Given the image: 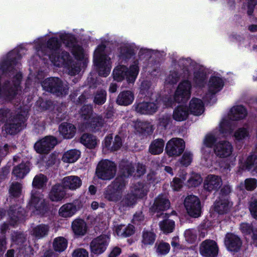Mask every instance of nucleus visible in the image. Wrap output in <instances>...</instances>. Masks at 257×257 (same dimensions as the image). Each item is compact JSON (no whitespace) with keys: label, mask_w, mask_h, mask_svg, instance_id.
<instances>
[{"label":"nucleus","mask_w":257,"mask_h":257,"mask_svg":"<svg viewBox=\"0 0 257 257\" xmlns=\"http://www.w3.org/2000/svg\"><path fill=\"white\" fill-rule=\"evenodd\" d=\"M60 38L51 37L41 46L42 51H46L51 61L57 67L64 65V51L60 53L62 43H64V34H62Z\"/></svg>","instance_id":"nucleus-1"},{"label":"nucleus","mask_w":257,"mask_h":257,"mask_svg":"<svg viewBox=\"0 0 257 257\" xmlns=\"http://www.w3.org/2000/svg\"><path fill=\"white\" fill-rule=\"evenodd\" d=\"M105 46H98L94 54V63L99 75L106 77L110 71V58L104 53Z\"/></svg>","instance_id":"nucleus-2"},{"label":"nucleus","mask_w":257,"mask_h":257,"mask_svg":"<svg viewBox=\"0 0 257 257\" xmlns=\"http://www.w3.org/2000/svg\"><path fill=\"white\" fill-rule=\"evenodd\" d=\"M126 181L118 177L107 186L104 192V197L109 201L117 202L120 201L125 189Z\"/></svg>","instance_id":"nucleus-3"},{"label":"nucleus","mask_w":257,"mask_h":257,"mask_svg":"<svg viewBox=\"0 0 257 257\" xmlns=\"http://www.w3.org/2000/svg\"><path fill=\"white\" fill-rule=\"evenodd\" d=\"M138 64V62H134L129 69L124 65L117 66L113 71V78L120 81L125 77L128 83H134L139 72Z\"/></svg>","instance_id":"nucleus-4"},{"label":"nucleus","mask_w":257,"mask_h":257,"mask_svg":"<svg viewBox=\"0 0 257 257\" xmlns=\"http://www.w3.org/2000/svg\"><path fill=\"white\" fill-rule=\"evenodd\" d=\"M116 167L115 164L107 160H102L97 165L96 174L97 177L103 180H109L115 175Z\"/></svg>","instance_id":"nucleus-5"},{"label":"nucleus","mask_w":257,"mask_h":257,"mask_svg":"<svg viewBox=\"0 0 257 257\" xmlns=\"http://www.w3.org/2000/svg\"><path fill=\"white\" fill-rule=\"evenodd\" d=\"M26 120L25 115L21 113L12 116L10 122L5 124L7 133L11 135L17 134L26 126Z\"/></svg>","instance_id":"nucleus-6"},{"label":"nucleus","mask_w":257,"mask_h":257,"mask_svg":"<svg viewBox=\"0 0 257 257\" xmlns=\"http://www.w3.org/2000/svg\"><path fill=\"white\" fill-rule=\"evenodd\" d=\"M58 144L57 138L53 136H46L37 141L34 145V150L39 154H48Z\"/></svg>","instance_id":"nucleus-7"},{"label":"nucleus","mask_w":257,"mask_h":257,"mask_svg":"<svg viewBox=\"0 0 257 257\" xmlns=\"http://www.w3.org/2000/svg\"><path fill=\"white\" fill-rule=\"evenodd\" d=\"M43 89L57 96L63 94L64 88L63 87L62 81L58 77H50L46 78L42 82Z\"/></svg>","instance_id":"nucleus-8"},{"label":"nucleus","mask_w":257,"mask_h":257,"mask_svg":"<svg viewBox=\"0 0 257 257\" xmlns=\"http://www.w3.org/2000/svg\"><path fill=\"white\" fill-rule=\"evenodd\" d=\"M22 55L18 50H13L7 55V58L3 60L0 68L4 74L13 72L18 61L22 58Z\"/></svg>","instance_id":"nucleus-9"},{"label":"nucleus","mask_w":257,"mask_h":257,"mask_svg":"<svg viewBox=\"0 0 257 257\" xmlns=\"http://www.w3.org/2000/svg\"><path fill=\"white\" fill-rule=\"evenodd\" d=\"M184 204L190 216L197 217L200 215L201 203L197 196L193 195H188L184 200Z\"/></svg>","instance_id":"nucleus-10"},{"label":"nucleus","mask_w":257,"mask_h":257,"mask_svg":"<svg viewBox=\"0 0 257 257\" xmlns=\"http://www.w3.org/2000/svg\"><path fill=\"white\" fill-rule=\"evenodd\" d=\"M185 142L180 138H173L166 144L165 150L169 157H178L184 152Z\"/></svg>","instance_id":"nucleus-11"},{"label":"nucleus","mask_w":257,"mask_h":257,"mask_svg":"<svg viewBox=\"0 0 257 257\" xmlns=\"http://www.w3.org/2000/svg\"><path fill=\"white\" fill-rule=\"evenodd\" d=\"M110 238L107 234H101L93 238L90 243L91 253L100 254L104 252L108 245Z\"/></svg>","instance_id":"nucleus-12"},{"label":"nucleus","mask_w":257,"mask_h":257,"mask_svg":"<svg viewBox=\"0 0 257 257\" xmlns=\"http://www.w3.org/2000/svg\"><path fill=\"white\" fill-rule=\"evenodd\" d=\"M28 206L29 209H35L38 211V213L41 215H45L50 210L48 202L45 199L41 201L40 197L38 196L36 193L33 192L31 193V199Z\"/></svg>","instance_id":"nucleus-13"},{"label":"nucleus","mask_w":257,"mask_h":257,"mask_svg":"<svg viewBox=\"0 0 257 257\" xmlns=\"http://www.w3.org/2000/svg\"><path fill=\"white\" fill-rule=\"evenodd\" d=\"M191 85L188 81L180 83L174 94V100L178 103L187 101L190 97Z\"/></svg>","instance_id":"nucleus-14"},{"label":"nucleus","mask_w":257,"mask_h":257,"mask_svg":"<svg viewBox=\"0 0 257 257\" xmlns=\"http://www.w3.org/2000/svg\"><path fill=\"white\" fill-rule=\"evenodd\" d=\"M200 253L205 257H215L218 253L217 243L211 239L203 241L200 246Z\"/></svg>","instance_id":"nucleus-15"},{"label":"nucleus","mask_w":257,"mask_h":257,"mask_svg":"<svg viewBox=\"0 0 257 257\" xmlns=\"http://www.w3.org/2000/svg\"><path fill=\"white\" fill-rule=\"evenodd\" d=\"M214 154L219 158H225L229 157L233 151V147L228 141H222L214 146Z\"/></svg>","instance_id":"nucleus-16"},{"label":"nucleus","mask_w":257,"mask_h":257,"mask_svg":"<svg viewBox=\"0 0 257 257\" xmlns=\"http://www.w3.org/2000/svg\"><path fill=\"white\" fill-rule=\"evenodd\" d=\"M65 44L67 47L71 48V52L76 59L82 60L85 56L81 47L77 44L75 38L71 35H65Z\"/></svg>","instance_id":"nucleus-17"},{"label":"nucleus","mask_w":257,"mask_h":257,"mask_svg":"<svg viewBox=\"0 0 257 257\" xmlns=\"http://www.w3.org/2000/svg\"><path fill=\"white\" fill-rule=\"evenodd\" d=\"M224 243L228 250L237 252L241 247L242 241L237 235L233 233H228L225 235Z\"/></svg>","instance_id":"nucleus-18"},{"label":"nucleus","mask_w":257,"mask_h":257,"mask_svg":"<svg viewBox=\"0 0 257 257\" xmlns=\"http://www.w3.org/2000/svg\"><path fill=\"white\" fill-rule=\"evenodd\" d=\"M19 87L12 86L10 82L7 80L4 83L2 88L0 89V93L6 101L10 102L13 100L18 94Z\"/></svg>","instance_id":"nucleus-19"},{"label":"nucleus","mask_w":257,"mask_h":257,"mask_svg":"<svg viewBox=\"0 0 257 257\" xmlns=\"http://www.w3.org/2000/svg\"><path fill=\"white\" fill-rule=\"evenodd\" d=\"M222 184L221 177L215 175H209L204 182V188L208 192L217 191Z\"/></svg>","instance_id":"nucleus-20"},{"label":"nucleus","mask_w":257,"mask_h":257,"mask_svg":"<svg viewBox=\"0 0 257 257\" xmlns=\"http://www.w3.org/2000/svg\"><path fill=\"white\" fill-rule=\"evenodd\" d=\"M48 197L53 202H58L64 198V178L61 180V183L53 185L50 191Z\"/></svg>","instance_id":"nucleus-21"},{"label":"nucleus","mask_w":257,"mask_h":257,"mask_svg":"<svg viewBox=\"0 0 257 257\" xmlns=\"http://www.w3.org/2000/svg\"><path fill=\"white\" fill-rule=\"evenodd\" d=\"M26 212L22 207L11 206L8 211L11 224L14 226L20 221L24 219Z\"/></svg>","instance_id":"nucleus-22"},{"label":"nucleus","mask_w":257,"mask_h":257,"mask_svg":"<svg viewBox=\"0 0 257 257\" xmlns=\"http://www.w3.org/2000/svg\"><path fill=\"white\" fill-rule=\"evenodd\" d=\"M157 105L152 102L142 101L135 105L136 111L142 114H152L158 109Z\"/></svg>","instance_id":"nucleus-23"},{"label":"nucleus","mask_w":257,"mask_h":257,"mask_svg":"<svg viewBox=\"0 0 257 257\" xmlns=\"http://www.w3.org/2000/svg\"><path fill=\"white\" fill-rule=\"evenodd\" d=\"M30 171V162L23 161L14 167L12 174L17 179H23Z\"/></svg>","instance_id":"nucleus-24"},{"label":"nucleus","mask_w":257,"mask_h":257,"mask_svg":"<svg viewBox=\"0 0 257 257\" xmlns=\"http://www.w3.org/2000/svg\"><path fill=\"white\" fill-rule=\"evenodd\" d=\"M170 206V202L167 197L164 195H160L155 199L151 210L154 212L164 211L168 209Z\"/></svg>","instance_id":"nucleus-25"},{"label":"nucleus","mask_w":257,"mask_h":257,"mask_svg":"<svg viewBox=\"0 0 257 257\" xmlns=\"http://www.w3.org/2000/svg\"><path fill=\"white\" fill-rule=\"evenodd\" d=\"M71 228L73 232L77 236H83L87 231V226L85 221L82 219H76L72 222Z\"/></svg>","instance_id":"nucleus-26"},{"label":"nucleus","mask_w":257,"mask_h":257,"mask_svg":"<svg viewBox=\"0 0 257 257\" xmlns=\"http://www.w3.org/2000/svg\"><path fill=\"white\" fill-rule=\"evenodd\" d=\"M188 110L194 115L202 114L204 111L203 102L199 98H193L189 102Z\"/></svg>","instance_id":"nucleus-27"},{"label":"nucleus","mask_w":257,"mask_h":257,"mask_svg":"<svg viewBox=\"0 0 257 257\" xmlns=\"http://www.w3.org/2000/svg\"><path fill=\"white\" fill-rule=\"evenodd\" d=\"M119 172L121 177L128 178L135 173V165L127 160H122L119 164Z\"/></svg>","instance_id":"nucleus-28"},{"label":"nucleus","mask_w":257,"mask_h":257,"mask_svg":"<svg viewBox=\"0 0 257 257\" xmlns=\"http://www.w3.org/2000/svg\"><path fill=\"white\" fill-rule=\"evenodd\" d=\"M134 100V94L130 90H124L119 93L116 99V103L121 105H128Z\"/></svg>","instance_id":"nucleus-29"},{"label":"nucleus","mask_w":257,"mask_h":257,"mask_svg":"<svg viewBox=\"0 0 257 257\" xmlns=\"http://www.w3.org/2000/svg\"><path fill=\"white\" fill-rule=\"evenodd\" d=\"M188 115V108L186 106L179 105L174 109L172 116L176 121H181L186 120Z\"/></svg>","instance_id":"nucleus-30"},{"label":"nucleus","mask_w":257,"mask_h":257,"mask_svg":"<svg viewBox=\"0 0 257 257\" xmlns=\"http://www.w3.org/2000/svg\"><path fill=\"white\" fill-rule=\"evenodd\" d=\"M246 115L247 111L245 108L241 105H238L231 108L229 117L233 120H237L245 118Z\"/></svg>","instance_id":"nucleus-31"},{"label":"nucleus","mask_w":257,"mask_h":257,"mask_svg":"<svg viewBox=\"0 0 257 257\" xmlns=\"http://www.w3.org/2000/svg\"><path fill=\"white\" fill-rule=\"evenodd\" d=\"M80 142L87 148L92 149L97 146V140L93 135L86 133L81 137Z\"/></svg>","instance_id":"nucleus-32"},{"label":"nucleus","mask_w":257,"mask_h":257,"mask_svg":"<svg viewBox=\"0 0 257 257\" xmlns=\"http://www.w3.org/2000/svg\"><path fill=\"white\" fill-rule=\"evenodd\" d=\"M241 170H248L257 173V156L252 155L248 156L244 164L240 167Z\"/></svg>","instance_id":"nucleus-33"},{"label":"nucleus","mask_w":257,"mask_h":257,"mask_svg":"<svg viewBox=\"0 0 257 257\" xmlns=\"http://www.w3.org/2000/svg\"><path fill=\"white\" fill-rule=\"evenodd\" d=\"M164 141L162 139H158L153 141L149 147V152L153 155L161 154L164 149Z\"/></svg>","instance_id":"nucleus-34"},{"label":"nucleus","mask_w":257,"mask_h":257,"mask_svg":"<svg viewBox=\"0 0 257 257\" xmlns=\"http://www.w3.org/2000/svg\"><path fill=\"white\" fill-rule=\"evenodd\" d=\"M82 184L81 180L79 177L71 176L65 177V189L75 190L78 188Z\"/></svg>","instance_id":"nucleus-35"},{"label":"nucleus","mask_w":257,"mask_h":257,"mask_svg":"<svg viewBox=\"0 0 257 257\" xmlns=\"http://www.w3.org/2000/svg\"><path fill=\"white\" fill-rule=\"evenodd\" d=\"M229 202L227 199H219L214 204V210L219 214L226 213L230 208Z\"/></svg>","instance_id":"nucleus-36"},{"label":"nucleus","mask_w":257,"mask_h":257,"mask_svg":"<svg viewBox=\"0 0 257 257\" xmlns=\"http://www.w3.org/2000/svg\"><path fill=\"white\" fill-rule=\"evenodd\" d=\"M222 80L216 77H212L209 81V92L211 94H214L223 87Z\"/></svg>","instance_id":"nucleus-37"},{"label":"nucleus","mask_w":257,"mask_h":257,"mask_svg":"<svg viewBox=\"0 0 257 257\" xmlns=\"http://www.w3.org/2000/svg\"><path fill=\"white\" fill-rule=\"evenodd\" d=\"M49 230L48 225L41 224L37 225L32 229V235L36 238L40 239L47 235Z\"/></svg>","instance_id":"nucleus-38"},{"label":"nucleus","mask_w":257,"mask_h":257,"mask_svg":"<svg viewBox=\"0 0 257 257\" xmlns=\"http://www.w3.org/2000/svg\"><path fill=\"white\" fill-rule=\"evenodd\" d=\"M13 242L19 246V248L22 249L24 246L26 249L27 245L25 244L27 240L26 235L23 232L20 231H16L14 233L12 236Z\"/></svg>","instance_id":"nucleus-39"},{"label":"nucleus","mask_w":257,"mask_h":257,"mask_svg":"<svg viewBox=\"0 0 257 257\" xmlns=\"http://www.w3.org/2000/svg\"><path fill=\"white\" fill-rule=\"evenodd\" d=\"M115 231L118 235L127 237L135 233V227L132 224H129L127 226H125L124 225H119L116 226Z\"/></svg>","instance_id":"nucleus-40"},{"label":"nucleus","mask_w":257,"mask_h":257,"mask_svg":"<svg viewBox=\"0 0 257 257\" xmlns=\"http://www.w3.org/2000/svg\"><path fill=\"white\" fill-rule=\"evenodd\" d=\"M47 182V177L44 174H39L34 177L32 185L36 189H41L46 186Z\"/></svg>","instance_id":"nucleus-41"},{"label":"nucleus","mask_w":257,"mask_h":257,"mask_svg":"<svg viewBox=\"0 0 257 257\" xmlns=\"http://www.w3.org/2000/svg\"><path fill=\"white\" fill-rule=\"evenodd\" d=\"M131 192L138 198H142L147 193V190L144 188V184L138 182L134 185Z\"/></svg>","instance_id":"nucleus-42"},{"label":"nucleus","mask_w":257,"mask_h":257,"mask_svg":"<svg viewBox=\"0 0 257 257\" xmlns=\"http://www.w3.org/2000/svg\"><path fill=\"white\" fill-rule=\"evenodd\" d=\"M156 237L154 232L145 230L142 233V243L144 245H152L155 242Z\"/></svg>","instance_id":"nucleus-43"},{"label":"nucleus","mask_w":257,"mask_h":257,"mask_svg":"<svg viewBox=\"0 0 257 257\" xmlns=\"http://www.w3.org/2000/svg\"><path fill=\"white\" fill-rule=\"evenodd\" d=\"M22 184L18 182H13L11 185L9 190L10 197L12 198L20 197L22 193Z\"/></svg>","instance_id":"nucleus-44"},{"label":"nucleus","mask_w":257,"mask_h":257,"mask_svg":"<svg viewBox=\"0 0 257 257\" xmlns=\"http://www.w3.org/2000/svg\"><path fill=\"white\" fill-rule=\"evenodd\" d=\"M104 120L102 116L96 115L92 117L87 127L93 131L102 127L104 124ZM87 127V126H86Z\"/></svg>","instance_id":"nucleus-45"},{"label":"nucleus","mask_w":257,"mask_h":257,"mask_svg":"<svg viewBox=\"0 0 257 257\" xmlns=\"http://www.w3.org/2000/svg\"><path fill=\"white\" fill-rule=\"evenodd\" d=\"M137 199V198L132 192L127 193L121 200L120 205L122 207H130L136 203Z\"/></svg>","instance_id":"nucleus-46"},{"label":"nucleus","mask_w":257,"mask_h":257,"mask_svg":"<svg viewBox=\"0 0 257 257\" xmlns=\"http://www.w3.org/2000/svg\"><path fill=\"white\" fill-rule=\"evenodd\" d=\"M106 99V92L101 89L97 90L94 94L93 102L97 105L104 104Z\"/></svg>","instance_id":"nucleus-47"},{"label":"nucleus","mask_w":257,"mask_h":257,"mask_svg":"<svg viewBox=\"0 0 257 257\" xmlns=\"http://www.w3.org/2000/svg\"><path fill=\"white\" fill-rule=\"evenodd\" d=\"M161 229L165 233H170L173 231L175 227V223L173 221L165 219L160 222Z\"/></svg>","instance_id":"nucleus-48"},{"label":"nucleus","mask_w":257,"mask_h":257,"mask_svg":"<svg viewBox=\"0 0 257 257\" xmlns=\"http://www.w3.org/2000/svg\"><path fill=\"white\" fill-rule=\"evenodd\" d=\"M80 155V152L77 150H71L65 153V162L74 163L78 160Z\"/></svg>","instance_id":"nucleus-49"},{"label":"nucleus","mask_w":257,"mask_h":257,"mask_svg":"<svg viewBox=\"0 0 257 257\" xmlns=\"http://www.w3.org/2000/svg\"><path fill=\"white\" fill-rule=\"evenodd\" d=\"M53 247L56 252H61L64 250V237L55 238L53 242Z\"/></svg>","instance_id":"nucleus-50"},{"label":"nucleus","mask_w":257,"mask_h":257,"mask_svg":"<svg viewBox=\"0 0 257 257\" xmlns=\"http://www.w3.org/2000/svg\"><path fill=\"white\" fill-rule=\"evenodd\" d=\"M93 109L91 105H85L82 106L80 110L81 118L86 120L91 118L92 115Z\"/></svg>","instance_id":"nucleus-51"},{"label":"nucleus","mask_w":257,"mask_h":257,"mask_svg":"<svg viewBox=\"0 0 257 257\" xmlns=\"http://www.w3.org/2000/svg\"><path fill=\"white\" fill-rule=\"evenodd\" d=\"M67 64L68 65V73L69 75L73 76L78 73L80 71V68L77 66L75 63L71 60H68Z\"/></svg>","instance_id":"nucleus-52"},{"label":"nucleus","mask_w":257,"mask_h":257,"mask_svg":"<svg viewBox=\"0 0 257 257\" xmlns=\"http://www.w3.org/2000/svg\"><path fill=\"white\" fill-rule=\"evenodd\" d=\"M133 54L132 49L128 46L124 45L120 48L119 57L122 59L130 58Z\"/></svg>","instance_id":"nucleus-53"},{"label":"nucleus","mask_w":257,"mask_h":257,"mask_svg":"<svg viewBox=\"0 0 257 257\" xmlns=\"http://www.w3.org/2000/svg\"><path fill=\"white\" fill-rule=\"evenodd\" d=\"M40 110L45 111L54 108L53 102L50 100H46L45 101L42 99V97H40Z\"/></svg>","instance_id":"nucleus-54"},{"label":"nucleus","mask_w":257,"mask_h":257,"mask_svg":"<svg viewBox=\"0 0 257 257\" xmlns=\"http://www.w3.org/2000/svg\"><path fill=\"white\" fill-rule=\"evenodd\" d=\"M201 181V176L197 174H194L188 180L187 185L189 187H196L200 184Z\"/></svg>","instance_id":"nucleus-55"},{"label":"nucleus","mask_w":257,"mask_h":257,"mask_svg":"<svg viewBox=\"0 0 257 257\" xmlns=\"http://www.w3.org/2000/svg\"><path fill=\"white\" fill-rule=\"evenodd\" d=\"M76 129L75 126L71 123L65 124V139L72 138L75 133Z\"/></svg>","instance_id":"nucleus-56"},{"label":"nucleus","mask_w":257,"mask_h":257,"mask_svg":"<svg viewBox=\"0 0 257 257\" xmlns=\"http://www.w3.org/2000/svg\"><path fill=\"white\" fill-rule=\"evenodd\" d=\"M206 78V74L203 72H197L195 73L194 81L199 87L202 86Z\"/></svg>","instance_id":"nucleus-57"},{"label":"nucleus","mask_w":257,"mask_h":257,"mask_svg":"<svg viewBox=\"0 0 257 257\" xmlns=\"http://www.w3.org/2000/svg\"><path fill=\"white\" fill-rule=\"evenodd\" d=\"M179 79L178 74L176 71H171L166 79L165 83L170 84H175Z\"/></svg>","instance_id":"nucleus-58"},{"label":"nucleus","mask_w":257,"mask_h":257,"mask_svg":"<svg viewBox=\"0 0 257 257\" xmlns=\"http://www.w3.org/2000/svg\"><path fill=\"white\" fill-rule=\"evenodd\" d=\"M55 110L53 118L57 123H59L64 120V112L61 111L62 109L59 107H56Z\"/></svg>","instance_id":"nucleus-59"},{"label":"nucleus","mask_w":257,"mask_h":257,"mask_svg":"<svg viewBox=\"0 0 257 257\" xmlns=\"http://www.w3.org/2000/svg\"><path fill=\"white\" fill-rule=\"evenodd\" d=\"M249 210L251 216L257 219V199H254L249 202Z\"/></svg>","instance_id":"nucleus-60"},{"label":"nucleus","mask_w":257,"mask_h":257,"mask_svg":"<svg viewBox=\"0 0 257 257\" xmlns=\"http://www.w3.org/2000/svg\"><path fill=\"white\" fill-rule=\"evenodd\" d=\"M169 250V244L164 242L159 243L157 247V251L161 254H165L168 253Z\"/></svg>","instance_id":"nucleus-61"},{"label":"nucleus","mask_w":257,"mask_h":257,"mask_svg":"<svg viewBox=\"0 0 257 257\" xmlns=\"http://www.w3.org/2000/svg\"><path fill=\"white\" fill-rule=\"evenodd\" d=\"M192 160V155L189 152H185L180 159V163L185 166H187L190 164Z\"/></svg>","instance_id":"nucleus-62"},{"label":"nucleus","mask_w":257,"mask_h":257,"mask_svg":"<svg viewBox=\"0 0 257 257\" xmlns=\"http://www.w3.org/2000/svg\"><path fill=\"white\" fill-rule=\"evenodd\" d=\"M185 237L188 242L192 243L196 241L197 234L194 230L188 229L185 232Z\"/></svg>","instance_id":"nucleus-63"},{"label":"nucleus","mask_w":257,"mask_h":257,"mask_svg":"<svg viewBox=\"0 0 257 257\" xmlns=\"http://www.w3.org/2000/svg\"><path fill=\"white\" fill-rule=\"evenodd\" d=\"M72 257H88V252L84 248H79L74 250Z\"/></svg>","instance_id":"nucleus-64"}]
</instances>
